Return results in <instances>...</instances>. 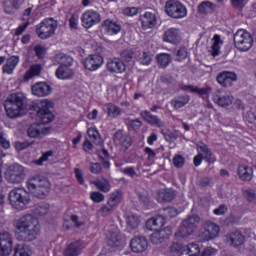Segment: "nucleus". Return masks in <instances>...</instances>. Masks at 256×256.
<instances>
[{
    "instance_id": "nucleus-60",
    "label": "nucleus",
    "mask_w": 256,
    "mask_h": 256,
    "mask_svg": "<svg viewBox=\"0 0 256 256\" xmlns=\"http://www.w3.org/2000/svg\"><path fill=\"white\" fill-rule=\"evenodd\" d=\"M49 157H53V150L44 152L39 159L35 160V164L43 165V163H45V161H49Z\"/></svg>"
},
{
    "instance_id": "nucleus-29",
    "label": "nucleus",
    "mask_w": 256,
    "mask_h": 256,
    "mask_svg": "<svg viewBox=\"0 0 256 256\" xmlns=\"http://www.w3.org/2000/svg\"><path fill=\"white\" fill-rule=\"evenodd\" d=\"M73 75H75V72L69 66L59 65L55 71L56 78L60 79L61 81H67V79H73Z\"/></svg>"
},
{
    "instance_id": "nucleus-39",
    "label": "nucleus",
    "mask_w": 256,
    "mask_h": 256,
    "mask_svg": "<svg viewBox=\"0 0 256 256\" xmlns=\"http://www.w3.org/2000/svg\"><path fill=\"white\" fill-rule=\"evenodd\" d=\"M175 199V192L173 190L164 189L158 192L159 203H169Z\"/></svg>"
},
{
    "instance_id": "nucleus-10",
    "label": "nucleus",
    "mask_w": 256,
    "mask_h": 256,
    "mask_svg": "<svg viewBox=\"0 0 256 256\" xmlns=\"http://www.w3.org/2000/svg\"><path fill=\"white\" fill-rule=\"evenodd\" d=\"M165 12L172 19H183L187 17V7L177 0H168L165 4Z\"/></svg>"
},
{
    "instance_id": "nucleus-13",
    "label": "nucleus",
    "mask_w": 256,
    "mask_h": 256,
    "mask_svg": "<svg viewBox=\"0 0 256 256\" xmlns=\"http://www.w3.org/2000/svg\"><path fill=\"white\" fill-rule=\"evenodd\" d=\"M5 179H7L9 183H14L16 185L23 183V179H25L23 167L19 164L10 166V168L5 172Z\"/></svg>"
},
{
    "instance_id": "nucleus-28",
    "label": "nucleus",
    "mask_w": 256,
    "mask_h": 256,
    "mask_svg": "<svg viewBox=\"0 0 256 256\" xmlns=\"http://www.w3.org/2000/svg\"><path fill=\"white\" fill-rule=\"evenodd\" d=\"M140 117H142L146 123L152 125V127H163V121H161L158 116L151 114L149 110H142Z\"/></svg>"
},
{
    "instance_id": "nucleus-55",
    "label": "nucleus",
    "mask_w": 256,
    "mask_h": 256,
    "mask_svg": "<svg viewBox=\"0 0 256 256\" xmlns=\"http://www.w3.org/2000/svg\"><path fill=\"white\" fill-rule=\"evenodd\" d=\"M33 51H34L37 59H44L45 55L47 53L45 46H42L41 44H37L36 46H34Z\"/></svg>"
},
{
    "instance_id": "nucleus-22",
    "label": "nucleus",
    "mask_w": 256,
    "mask_h": 256,
    "mask_svg": "<svg viewBox=\"0 0 256 256\" xmlns=\"http://www.w3.org/2000/svg\"><path fill=\"white\" fill-rule=\"evenodd\" d=\"M216 81L221 87H231L233 82L237 81V74L231 71H223L217 75Z\"/></svg>"
},
{
    "instance_id": "nucleus-7",
    "label": "nucleus",
    "mask_w": 256,
    "mask_h": 256,
    "mask_svg": "<svg viewBox=\"0 0 256 256\" xmlns=\"http://www.w3.org/2000/svg\"><path fill=\"white\" fill-rule=\"evenodd\" d=\"M177 215H179V211L177 210V208L173 206L164 208L161 215H157L146 221V229H153L155 225L165 227L167 219H173V217H177Z\"/></svg>"
},
{
    "instance_id": "nucleus-16",
    "label": "nucleus",
    "mask_w": 256,
    "mask_h": 256,
    "mask_svg": "<svg viewBox=\"0 0 256 256\" xmlns=\"http://www.w3.org/2000/svg\"><path fill=\"white\" fill-rule=\"evenodd\" d=\"M103 63H105V58L99 54H89L83 61V65L88 71H98L103 67Z\"/></svg>"
},
{
    "instance_id": "nucleus-43",
    "label": "nucleus",
    "mask_w": 256,
    "mask_h": 256,
    "mask_svg": "<svg viewBox=\"0 0 256 256\" xmlns=\"http://www.w3.org/2000/svg\"><path fill=\"white\" fill-rule=\"evenodd\" d=\"M122 200H123V191L118 189L110 194V197L108 198L107 202L113 207H117Z\"/></svg>"
},
{
    "instance_id": "nucleus-24",
    "label": "nucleus",
    "mask_w": 256,
    "mask_h": 256,
    "mask_svg": "<svg viewBox=\"0 0 256 256\" xmlns=\"http://www.w3.org/2000/svg\"><path fill=\"white\" fill-rule=\"evenodd\" d=\"M226 241L230 244L231 247L237 249L245 243V236L243 235V233H241V231L236 230L234 232H229L226 235Z\"/></svg>"
},
{
    "instance_id": "nucleus-38",
    "label": "nucleus",
    "mask_w": 256,
    "mask_h": 256,
    "mask_svg": "<svg viewBox=\"0 0 256 256\" xmlns=\"http://www.w3.org/2000/svg\"><path fill=\"white\" fill-rule=\"evenodd\" d=\"M180 89L181 91H190L191 93H196L200 96L209 95V92L211 91V88L209 87L199 88L193 85H180Z\"/></svg>"
},
{
    "instance_id": "nucleus-35",
    "label": "nucleus",
    "mask_w": 256,
    "mask_h": 256,
    "mask_svg": "<svg viewBox=\"0 0 256 256\" xmlns=\"http://www.w3.org/2000/svg\"><path fill=\"white\" fill-rule=\"evenodd\" d=\"M156 61L160 69H167L173 59L170 54L163 52L156 55Z\"/></svg>"
},
{
    "instance_id": "nucleus-26",
    "label": "nucleus",
    "mask_w": 256,
    "mask_h": 256,
    "mask_svg": "<svg viewBox=\"0 0 256 256\" xmlns=\"http://www.w3.org/2000/svg\"><path fill=\"white\" fill-rule=\"evenodd\" d=\"M83 251V241L76 240L70 244H68L64 251L63 256H79Z\"/></svg>"
},
{
    "instance_id": "nucleus-33",
    "label": "nucleus",
    "mask_w": 256,
    "mask_h": 256,
    "mask_svg": "<svg viewBox=\"0 0 256 256\" xmlns=\"http://www.w3.org/2000/svg\"><path fill=\"white\" fill-rule=\"evenodd\" d=\"M17 65H19V56H11L2 67V71L7 75H13Z\"/></svg>"
},
{
    "instance_id": "nucleus-63",
    "label": "nucleus",
    "mask_w": 256,
    "mask_h": 256,
    "mask_svg": "<svg viewBox=\"0 0 256 256\" xmlns=\"http://www.w3.org/2000/svg\"><path fill=\"white\" fill-rule=\"evenodd\" d=\"M176 57L178 58L179 61H185V59H187V48L180 47L176 51Z\"/></svg>"
},
{
    "instance_id": "nucleus-1",
    "label": "nucleus",
    "mask_w": 256,
    "mask_h": 256,
    "mask_svg": "<svg viewBox=\"0 0 256 256\" xmlns=\"http://www.w3.org/2000/svg\"><path fill=\"white\" fill-rule=\"evenodd\" d=\"M55 104L51 100L34 101L28 106L29 111L36 113V121L39 123H33L27 129V135L31 139H41L45 137L49 131L45 126L48 123H53L55 120V114H53V108Z\"/></svg>"
},
{
    "instance_id": "nucleus-18",
    "label": "nucleus",
    "mask_w": 256,
    "mask_h": 256,
    "mask_svg": "<svg viewBox=\"0 0 256 256\" xmlns=\"http://www.w3.org/2000/svg\"><path fill=\"white\" fill-rule=\"evenodd\" d=\"M13 251V238L9 232H0V253L3 256L11 255Z\"/></svg>"
},
{
    "instance_id": "nucleus-52",
    "label": "nucleus",
    "mask_w": 256,
    "mask_h": 256,
    "mask_svg": "<svg viewBox=\"0 0 256 256\" xmlns=\"http://www.w3.org/2000/svg\"><path fill=\"white\" fill-rule=\"evenodd\" d=\"M115 211V206L107 202L106 204L102 205L99 213L102 217H108V215H111Z\"/></svg>"
},
{
    "instance_id": "nucleus-30",
    "label": "nucleus",
    "mask_w": 256,
    "mask_h": 256,
    "mask_svg": "<svg viewBox=\"0 0 256 256\" xmlns=\"http://www.w3.org/2000/svg\"><path fill=\"white\" fill-rule=\"evenodd\" d=\"M213 101L220 107H229L233 103V96L223 95L221 91H217L213 96Z\"/></svg>"
},
{
    "instance_id": "nucleus-41",
    "label": "nucleus",
    "mask_w": 256,
    "mask_h": 256,
    "mask_svg": "<svg viewBox=\"0 0 256 256\" xmlns=\"http://www.w3.org/2000/svg\"><path fill=\"white\" fill-rule=\"evenodd\" d=\"M107 117L110 119H117L122 113V110L119 106L113 103H107L106 105Z\"/></svg>"
},
{
    "instance_id": "nucleus-19",
    "label": "nucleus",
    "mask_w": 256,
    "mask_h": 256,
    "mask_svg": "<svg viewBox=\"0 0 256 256\" xmlns=\"http://www.w3.org/2000/svg\"><path fill=\"white\" fill-rule=\"evenodd\" d=\"M102 29L105 35L113 37L121 33V24L111 18H108L102 22Z\"/></svg>"
},
{
    "instance_id": "nucleus-37",
    "label": "nucleus",
    "mask_w": 256,
    "mask_h": 256,
    "mask_svg": "<svg viewBox=\"0 0 256 256\" xmlns=\"http://www.w3.org/2000/svg\"><path fill=\"white\" fill-rule=\"evenodd\" d=\"M191 101V98L189 95H180L177 97H174L170 104L173 106L175 110L182 109V107H185Z\"/></svg>"
},
{
    "instance_id": "nucleus-58",
    "label": "nucleus",
    "mask_w": 256,
    "mask_h": 256,
    "mask_svg": "<svg viewBox=\"0 0 256 256\" xmlns=\"http://www.w3.org/2000/svg\"><path fill=\"white\" fill-rule=\"evenodd\" d=\"M230 3L233 9L243 11V9H245V6L247 5V0H230Z\"/></svg>"
},
{
    "instance_id": "nucleus-48",
    "label": "nucleus",
    "mask_w": 256,
    "mask_h": 256,
    "mask_svg": "<svg viewBox=\"0 0 256 256\" xmlns=\"http://www.w3.org/2000/svg\"><path fill=\"white\" fill-rule=\"evenodd\" d=\"M140 223L141 219L137 215L128 216L126 219L127 228L130 229L131 231H135V229L139 227Z\"/></svg>"
},
{
    "instance_id": "nucleus-51",
    "label": "nucleus",
    "mask_w": 256,
    "mask_h": 256,
    "mask_svg": "<svg viewBox=\"0 0 256 256\" xmlns=\"http://www.w3.org/2000/svg\"><path fill=\"white\" fill-rule=\"evenodd\" d=\"M99 159L102 161V165H103L104 169H110L111 162L109 161V151H107V149L104 148L101 150Z\"/></svg>"
},
{
    "instance_id": "nucleus-47",
    "label": "nucleus",
    "mask_w": 256,
    "mask_h": 256,
    "mask_svg": "<svg viewBox=\"0 0 256 256\" xmlns=\"http://www.w3.org/2000/svg\"><path fill=\"white\" fill-rule=\"evenodd\" d=\"M14 256H31L29 246L25 243L16 244L14 248Z\"/></svg>"
},
{
    "instance_id": "nucleus-34",
    "label": "nucleus",
    "mask_w": 256,
    "mask_h": 256,
    "mask_svg": "<svg viewBox=\"0 0 256 256\" xmlns=\"http://www.w3.org/2000/svg\"><path fill=\"white\" fill-rule=\"evenodd\" d=\"M24 0H5L4 1V11L8 15L15 13V11L21 9V4Z\"/></svg>"
},
{
    "instance_id": "nucleus-6",
    "label": "nucleus",
    "mask_w": 256,
    "mask_h": 256,
    "mask_svg": "<svg viewBox=\"0 0 256 256\" xmlns=\"http://www.w3.org/2000/svg\"><path fill=\"white\" fill-rule=\"evenodd\" d=\"M199 221H201V218L197 215L189 216L186 220H183L178 231L175 233L176 239H187V237H191L195 233Z\"/></svg>"
},
{
    "instance_id": "nucleus-3",
    "label": "nucleus",
    "mask_w": 256,
    "mask_h": 256,
    "mask_svg": "<svg viewBox=\"0 0 256 256\" xmlns=\"http://www.w3.org/2000/svg\"><path fill=\"white\" fill-rule=\"evenodd\" d=\"M25 99L26 98L23 93L17 92L10 94L4 102V108L7 117L10 119L23 117L25 114V109H27V106L25 105Z\"/></svg>"
},
{
    "instance_id": "nucleus-20",
    "label": "nucleus",
    "mask_w": 256,
    "mask_h": 256,
    "mask_svg": "<svg viewBox=\"0 0 256 256\" xmlns=\"http://www.w3.org/2000/svg\"><path fill=\"white\" fill-rule=\"evenodd\" d=\"M148 247L149 242L143 236H136L130 241V249L133 253H145Z\"/></svg>"
},
{
    "instance_id": "nucleus-59",
    "label": "nucleus",
    "mask_w": 256,
    "mask_h": 256,
    "mask_svg": "<svg viewBox=\"0 0 256 256\" xmlns=\"http://www.w3.org/2000/svg\"><path fill=\"white\" fill-rule=\"evenodd\" d=\"M139 203L142 205L143 209H149L151 207V200L149 196L140 194L139 195Z\"/></svg>"
},
{
    "instance_id": "nucleus-2",
    "label": "nucleus",
    "mask_w": 256,
    "mask_h": 256,
    "mask_svg": "<svg viewBox=\"0 0 256 256\" xmlns=\"http://www.w3.org/2000/svg\"><path fill=\"white\" fill-rule=\"evenodd\" d=\"M15 235L18 241L31 243L35 241L39 233H41V225L39 219L31 214H27L19 218L15 223Z\"/></svg>"
},
{
    "instance_id": "nucleus-4",
    "label": "nucleus",
    "mask_w": 256,
    "mask_h": 256,
    "mask_svg": "<svg viewBox=\"0 0 256 256\" xmlns=\"http://www.w3.org/2000/svg\"><path fill=\"white\" fill-rule=\"evenodd\" d=\"M27 188L36 199H45L51 193V182L45 177L35 176L27 181Z\"/></svg>"
},
{
    "instance_id": "nucleus-44",
    "label": "nucleus",
    "mask_w": 256,
    "mask_h": 256,
    "mask_svg": "<svg viewBox=\"0 0 256 256\" xmlns=\"http://www.w3.org/2000/svg\"><path fill=\"white\" fill-rule=\"evenodd\" d=\"M95 187L102 191V193H109L111 191V184L107 178H102L100 180H95L92 182Z\"/></svg>"
},
{
    "instance_id": "nucleus-53",
    "label": "nucleus",
    "mask_w": 256,
    "mask_h": 256,
    "mask_svg": "<svg viewBox=\"0 0 256 256\" xmlns=\"http://www.w3.org/2000/svg\"><path fill=\"white\" fill-rule=\"evenodd\" d=\"M172 161L176 169H183V167H185V157H183L181 154H176Z\"/></svg>"
},
{
    "instance_id": "nucleus-25",
    "label": "nucleus",
    "mask_w": 256,
    "mask_h": 256,
    "mask_svg": "<svg viewBox=\"0 0 256 256\" xmlns=\"http://www.w3.org/2000/svg\"><path fill=\"white\" fill-rule=\"evenodd\" d=\"M140 23L144 30L153 29L157 25V15L153 12H145L140 16Z\"/></svg>"
},
{
    "instance_id": "nucleus-62",
    "label": "nucleus",
    "mask_w": 256,
    "mask_h": 256,
    "mask_svg": "<svg viewBox=\"0 0 256 256\" xmlns=\"http://www.w3.org/2000/svg\"><path fill=\"white\" fill-rule=\"evenodd\" d=\"M69 27L70 29H78L79 27V15L72 14L69 19Z\"/></svg>"
},
{
    "instance_id": "nucleus-14",
    "label": "nucleus",
    "mask_w": 256,
    "mask_h": 256,
    "mask_svg": "<svg viewBox=\"0 0 256 256\" xmlns=\"http://www.w3.org/2000/svg\"><path fill=\"white\" fill-rule=\"evenodd\" d=\"M221 231V228L219 227V225H217L214 222H206L204 225V231H202L199 234V237L201 239V241L205 242V241H211V239H215V237H217V235H219Z\"/></svg>"
},
{
    "instance_id": "nucleus-61",
    "label": "nucleus",
    "mask_w": 256,
    "mask_h": 256,
    "mask_svg": "<svg viewBox=\"0 0 256 256\" xmlns=\"http://www.w3.org/2000/svg\"><path fill=\"white\" fill-rule=\"evenodd\" d=\"M244 198L249 201V203H255L256 196L255 191L251 189H246L243 191Z\"/></svg>"
},
{
    "instance_id": "nucleus-64",
    "label": "nucleus",
    "mask_w": 256,
    "mask_h": 256,
    "mask_svg": "<svg viewBox=\"0 0 256 256\" xmlns=\"http://www.w3.org/2000/svg\"><path fill=\"white\" fill-rule=\"evenodd\" d=\"M227 211H229V208H227V205L221 204V205H219L218 208H215L213 210V213L217 216H221V215H225V213H227Z\"/></svg>"
},
{
    "instance_id": "nucleus-15",
    "label": "nucleus",
    "mask_w": 256,
    "mask_h": 256,
    "mask_svg": "<svg viewBox=\"0 0 256 256\" xmlns=\"http://www.w3.org/2000/svg\"><path fill=\"white\" fill-rule=\"evenodd\" d=\"M184 248H186L187 252L191 256H215L217 255V249L213 247H206L201 253V247L199 244L192 242L187 244Z\"/></svg>"
},
{
    "instance_id": "nucleus-49",
    "label": "nucleus",
    "mask_w": 256,
    "mask_h": 256,
    "mask_svg": "<svg viewBox=\"0 0 256 256\" xmlns=\"http://www.w3.org/2000/svg\"><path fill=\"white\" fill-rule=\"evenodd\" d=\"M120 59L124 63H131L133 59L137 61V56H135V52H133V50L125 49L120 53Z\"/></svg>"
},
{
    "instance_id": "nucleus-31",
    "label": "nucleus",
    "mask_w": 256,
    "mask_h": 256,
    "mask_svg": "<svg viewBox=\"0 0 256 256\" xmlns=\"http://www.w3.org/2000/svg\"><path fill=\"white\" fill-rule=\"evenodd\" d=\"M198 150L200 151V153H203L204 161H206L208 165H213V163L217 161L215 154H213L207 144L202 143V145L198 146Z\"/></svg>"
},
{
    "instance_id": "nucleus-9",
    "label": "nucleus",
    "mask_w": 256,
    "mask_h": 256,
    "mask_svg": "<svg viewBox=\"0 0 256 256\" xmlns=\"http://www.w3.org/2000/svg\"><path fill=\"white\" fill-rule=\"evenodd\" d=\"M234 46L238 51L247 52L253 47V36L247 30L240 29L234 34Z\"/></svg>"
},
{
    "instance_id": "nucleus-42",
    "label": "nucleus",
    "mask_w": 256,
    "mask_h": 256,
    "mask_svg": "<svg viewBox=\"0 0 256 256\" xmlns=\"http://www.w3.org/2000/svg\"><path fill=\"white\" fill-rule=\"evenodd\" d=\"M223 40H221V36L219 34H215L213 36V44L211 46V55L212 57H218L221 54V44Z\"/></svg>"
},
{
    "instance_id": "nucleus-46",
    "label": "nucleus",
    "mask_w": 256,
    "mask_h": 256,
    "mask_svg": "<svg viewBox=\"0 0 256 256\" xmlns=\"http://www.w3.org/2000/svg\"><path fill=\"white\" fill-rule=\"evenodd\" d=\"M217 5L215 3L210 2V1H203L198 5V11L202 13L203 15H207L209 11H215V8Z\"/></svg>"
},
{
    "instance_id": "nucleus-36",
    "label": "nucleus",
    "mask_w": 256,
    "mask_h": 256,
    "mask_svg": "<svg viewBox=\"0 0 256 256\" xmlns=\"http://www.w3.org/2000/svg\"><path fill=\"white\" fill-rule=\"evenodd\" d=\"M41 71H43V66H41V64H33L24 74V81H29L33 79V77H39V75H41Z\"/></svg>"
},
{
    "instance_id": "nucleus-50",
    "label": "nucleus",
    "mask_w": 256,
    "mask_h": 256,
    "mask_svg": "<svg viewBox=\"0 0 256 256\" xmlns=\"http://www.w3.org/2000/svg\"><path fill=\"white\" fill-rule=\"evenodd\" d=\"M126 125L128 127V131H139V129H141V127L143 126V122H141L139 118L134 120L129 119Z\"/></svg>"
},
{
    "instance_id": "nucleus-23",
    "label": "nucleus",
    "mask_w": 256,
    "mask_h": 256,
    "mask_svg": "<svg viewBox=\"0 0 256 256\" xmlns=\"http://www.w3.org/2000/svg\"><path fill=\"white\" fill-rule=\"evenodd\" d=\"M164 43L179 45L181 43V31L177 28H169L163 34Z\"/></svg>"
},
{
    "instance_id": "nucleus-11",
    "label": "nucleus",
    "mask_w": 256,
    "mask_h": 256,
    "mask_svg": "<svg viewBox=\"0 0 256 256\" xmlns=\"http://www.w3.org/2000/svg\"><path fill=\"white\" fill-rule=\"evenodd\" d=\"M148 231H154L152 235H150V241L154 245H159V243H163L165 239H169L171 237V228L166 227L163 229V226L155 225L152 226V229H148Z\"/></svg>"
},
{
    "instance_id": "nucleus-17",
    "label": "nucleus",
    "mask_w": 256,
    "mask_h": 256,
    "mask_svg": "<svg viewBox=\"0 0 256 256\" xmlns=\"http://www.w3.org/2000/svg\"><path fill=\"white\" fill-rule=\"evenodd\" d=\"M106 69L109 73L114 75H123L127 71V64H125L119 57L109 58L107 60Z\"/></svg>"
},
{
    "instance_id": "nucleus-54",
    "label": "nucleus",
    "mask_w": 256,
    "mask_h": 256,
    "mask_svg": "<svg viewBox=\"0 0 256 256\" xmlns=\"http://www.w3.org/2000/svg\"><path fill=\"white\" fill-rule=\"evenodd\" d=\"M121 243V236H119L117 233L113 232L110 234L108 245L110 247H119V244Z\"/></svg>"
},
{
    "instance_id": "nucleus-56",
    "label": "nucleus",
    "mask_w": 256,
    "mask_h": 256,
    "mask_svg": "<svg viewBox=\"0 0 256 256\" xmlns=\"http://www.w3.org/2000/svg\"><path fill=\"white\" fill-rule=\"evenodd\" d=\"M90 199L93 203H103L105 201V195L99 191L90 192Z\"/></svg>"
},
{
    "instance_id": "nucleus-27",
    "label": "nucleus",
    "mask_w": 256,
    "mask_h": 256,
    "mask_svg": "<svg viewBox=\"0 0 256 256\" xmlns=\"http://www.w3.org/2000/svg\"><path fill=\"white\" fill-rule=\"evenodd\" d=\"M115 145L129 149L131 147V138L123 133V130H117L113 135Z\"/></svg>"
},
{
    "instance_id": "nucleus-32",
    "label": "nucleus",
    "mask_w": 256,
    "mask_h": 256,
    "mask_svg": "<svg viewBox=\"0 0 256 256\" xmlns=\"http://www.w3.org/2000/svg\"><path fill=\"white\" fill-rule=\"evenodd\" d=\"M237 175L241 181H251L253 179V168L247 165H239Z\"/></svg>"
},
{
    "instance_id": "nucleus-57",
    "label": "nucleus",
    "mask_w": 256,
    "mask_h": 256,
    "mask_svg": "<svg viewBox=\"0 0 256 256\" xmlns=\"http://www.w3.org/2000/svg\"><path fill=\"white\" fill-rule=\"evenodd\" d=\"M89 169L93 175H100V173H103V166L99 162L90 163Z\"/></svg>"
},
{
    "instance_id": "nucleus-21",
    "label": "nucleus",
    "mask_w": 256,
    "mask_h": 256,
    "mask_svg": "<svg viewBox=\"0 0 256 256\" xmlns=\"http://www.w3.org/2000/svg\"><path fill=\"white\" fill-rule=\"evenodd\" d=\"M31 91L36 97H49L53 93V88L47 82H38L32 85Z\"/></svg>"
},
{
    "instance_id": "nucleus-5",
    "label": "nucleus",
    "mask_w": 256,
    "mask_h": 256,
    "mask_svg": "<svg viewBox=\"0 0 256 256\" xmlns=\"http://www.w3.org/2000/svg\"><path fill=\"white\" fill-rule=\"evenodd\" d=\"M8 199L13 209H17L18 211H23V209H26L28 203L31 201L29 192H27L25 188H16L10 191Z\"/></svg>"
},
{
    "instance_id": "nucleus-40",
    "label": "nucleus",
    "mask_w": 256,
    "mask_h": 256,
    "mask_svg": "<svg viewBox=\"0 0 256 256\" xmlns=\"http://www.w3.org/2000/svg\"><path fill=\"white\" fill-rule=\"evenodd\" d=\"M55 61L59 63L60 66L72 67L73 66V57L65 54L58 53L54 56Z\"/></svg>"
},
{
    "instance_id": "nucleus-45",
    "label": "nucleus",
    "mask_w": 256,
    "mask_h": 256,
    "mask_svg": "<svg viewBox=\"0 0 256 256\" xmlns=\"http://www.w3.org/2000/svg\"><path fill=\"white\" fill-rule=\"evenodd\" d=\"M136 61H139L140 65L149 66L153 63V55L150 51H145L136 57Z\"/></svg>"
},
{
    "instance_id": "nucleus-12",
    "label": "nucleus",
    "mask_w": 256,
    "mask_h": 256,
    "mask_svg": "<svg viewBox=\"0 0 256 256\" xmlns=\"http://www.w3.org/2000/svg\"><path fill=\"white\" fill-rule=\"evenodd\" d=\"M80 19L81 25L84 29H91L95 27V25H99V23H101V14L93 9H90L86 10Z\"/></svg>"
},
{
    "instance_id": "nucleus-8",
    "label": "nucleus",
    "mask_w": 256,
    "mask_h": 256,
    "mask_svg": "<svg viewBox=\"0 0 256 256\" xmlns=\"http://www.w3.org/2000/svg\"><path fill=\"white\" fill-rule=\"evenodd\" d=\"M58 22L55 18H45L38 25H36V34L39 39H49L55 35L57 31Z\"/></svg>"
}]
</instances>
